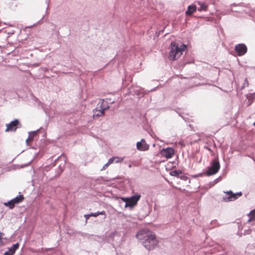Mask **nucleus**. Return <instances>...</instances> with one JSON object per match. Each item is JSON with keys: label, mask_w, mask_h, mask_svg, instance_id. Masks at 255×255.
<instances>
[{"label": "nucleus", "mask_w": 255, "mask_h": 255, "mask_svg": "<svg viewBox=\"0 0 255 255\" xmlns=\"http://www.w3.org/2000/svg\"><path fill=\"white\" fill-rule=\"evenodd\" d=\"M136 236L144 247L148 250L154 249L157 245L158 242L156 239L155 235L147 229L139 231Z\"/></svg>", "instance_id": "obj_1"}, {"label": "nucleus", "mask_w": 255, "mask_h": 255, "mask_svg": "<svg viewBox=\"0 0 255 255\" xmlns=\"http://www.w3.org/2000/svg\"><path fill=\"white\" fill-rule=\"evenodd\" d=\"M186 49V45L183 44L179 46L175 42H172L169 46V59L174 61L178 59Z\"/></svg>", "instance_id": "obj_2"}, {"label": "nucleus", "mask_w": 255, "mask_h": 255, "mask_svg": "<svg viewBox=\"0 0 255 255\" xmlns=\"http://www.w3.org/2000/svg\"><path fill=\"white\" fill-rule=\"evenodd\" d=\"M220 168V165L218 159H213L211 163V166L208 167L205 174L210 176L217 173Z\"/></svg>", "instance_id": "obj_3"}, {"label": "nucleus", "mask_w": 255, "mask_h": 255, "mask_svg": "<svg viewBox=\"0 0 255 255\" xmlns=\"http://www.w3.org/2000/svg\"><path fill=\"white\" fill-rule=\"evenodd\" d=\"M140 198V195L137 194L130 198H122V200L126 203L125 207H132L135 205Z\"/></svg>", "instance_id": "obj_4"}, {"label": "nucleus", "mask_w": 255, "mask_h": 255, "mask_svg": "<svg viewBox=\"0 0 255 255\" xmlns=\"http://www.w3.org/2000/svg\"><path fill=\"white\" fill-rule=\"evenodd\" d=\"M175 151L172 147H167L163 148L160 151V154L162 156L165 157L167 159L172 158L175 154Z\"/></svg>", "instance_id": "obj_5"}, {"label": "nucleus", "mask_w": 255, "mask_h": 255, "mask_svg": "<svg viewBox=\"0 0 255 255\" xmlns=\"http://www.w3.org/2000/svg\"><path fill=\"white\" fill-rule=\"evenodd\" d=\"M242 195L241 192L234 193L232 191H230L226 192V196L224 197V200L226 202L234 201L242 196Z\"/></svg>", "instance_id": "obj_6"}, {"label": "nucleus", "mask_w": 255, "mask_h": 255, "mask_svg": "<svg viewBox=\"0 0 255 255\" xmlns=\"http://www.w3.org/2000/svg\"><path fill=\"white\" fill-rule=\"evenodd\" d=\"M6 128L5 130L6 132L15 131L18 128L21 127V125L18 120L15 119L13 121L11 122L9 124H6Z\"/></svg>", "instance_id": "obj_7"}, {"label": "nucleus", "mask_w": 255, "mask_h": 255, "mask_svg": "<svg viewBox=\"0 0 255 255\" xmlns=\"http://www.w3.org/2000/svg\"><path fill=\"white\" fill-rule=\"evenodd\" d=\"M236 51L239 56H241L244 55L247 51V47L244 44H239L235 46Z\"/></svg>", "instance_id": "obj_8"}, {"label": "nucleus", "mask_w": 255, "mask_h": 255, "mask_svg": "<svg viewBox=\"0 0 255 255\" xmlns=\"http://www.w3.org/2000/svg\"><path fill=\"white\" fill-rule=\"evenodd\" d=\"M136 148L139 151H146L148 150L149 145L144 139H142L140 141L136 143Z\"/></svg>", "instance_id": "obj_9"}, {"label": "nucleus", "mask_w": 255, "mask_h": 255, "mask_svg": "<svg viewBox=\"0 0 255 255\" xmlns=\"http://www.w3.org/2000/svg\"><path fill=\"white\" fill-rule=\"evenodd\" d=\"M19 245L16 243L9 248L8 250L5 252V255H13L14 254L15 251L18 249Z\"/></svg>", "instance_id": "obj_10"}, {"label": "nucleus", "mask_w": 255, "mask_h": 255, "mask_svg": "<svg viewBox=\"0 0 255 255\" xmlns=\"http://www.w3.org/2000/svg\"><path fill=\"white\" fill-rule=\"evenodd\" d=\"M109 107L107 108H102L100 110L95 109L94 111V117H100L104 116L105 115V111L109 108Z\"/></svg>", "instance_id": "obj_11"}, {"label": "nucleus", "mask_w": 255, "mask_h": 255, "mask_svg": "<svg viewBox=\"0 0 255 255\" xmlns=\"http://www.w3.org/2000/svg\"><path fill=\"white\" fill-rule=\"evenodd\" d=\"M14 205L22 202L24 200V197L23 195H19L14 198L12 199Z\"/></svg>", "instance_id": "obj_12"}, {"label": "nucleus", "mask_w": 255, "mask_h": 255, "mask_svg": "<svg viewBox=\"0 0 255 255\" xmlns=\"http://www.w3.org/2000/svg\"><path fill=\"white\" fill-rule=\"evenodd\" d=\"M196 10V5H192L188 7V9L186 11V14L188 15H191L194 11Z\"/></svg>", "instance_id": "obj_13"}, {"label": "nucleus", "mask_w": 255, "mask_h": 255, "mask_svg": "<svg viewBox=\"0 0 255 255\" xmlns=\"http://www.w3.org/2000/svg\"><path fill=\"white\" fill-rule=\"evenodd\" d=\"M36 134V132L35 131L29 133L28 137L26 140V142L27 144H30L31 143Z\"/></svg>", "instance_id": "obj_14"}, {"label": "nucleus", "mask_w": 255, "mask_h": 255, "mask_svg": "<svg viewBox=\"0 0 255 255\" xmlns=\"http://www.w3.org/2000/svg\"><path fill=\"white\" fill-rule=\"evenodd\" d=\"M198 5L200 6L198 8L199 11H206L207 10V5L203 2H201L200 1L197 2Z\"/></svg>", "instance_id": "obj_15"}, {"label": "nucleus", "mask_w": 255, "mask_h": 255, "mask_svg": "<svg viewBox=\"0 0 255 255\" xmlns=\"http://www.w3.org/2000/svg\"><path fill=\"white\" fill-rule=\"evenodd\" d=\"M4 205L6 207H8L10 209H12L14 208L15 205L12 201L11 200L7 202H5L3 203Z\"/></svg>", "instance_id": "obj_16"}, {"label": "nucleus", "mask_w": 255, "mask_h": 255, "mask_svg": "<svg viewBox=\"0 0 255 255\" xmlns=\"http://www.w3.org/2000/svg\"><path fill=\"white\" fill-rule=\"evenodd\" d=\"M249 216L250 217V219L248 220L249 222L255 220V209L250 212Z\"/></svg>", "instance_id": "obj_17"}, {"label": "nucleus", "mask_w": 255, "mask_h": 255, "mask_svg": "<svg viewBox=\"0 0 255 255\" xmlns=\"http://www.w3.org/2000/svg\"><path fill=\"white\" fill-rule=\"evenodd\" d=\"M104 215L106 216V212L105 211H103L102 212H96V213H91L90 214V215L92 216V217H96L97 216H98L99 215Z\"/></svg>", "instance_id": "obj_18"}, {"label": "nucleus", "mask_w": 255, "mask_h": 255, "mask_svg": "<svg viewBox=\"0 0 255 255\" xmlns=\"http://www.w3.org/2000/svg\"><path fill=\"white\" fill-rule=\"evenodd\" d=\"M181 174V171L179 170H175L170 172V174L173 176H179Z\"/></svg>", "instance_id": "obj_19"}, {"label": "nucleus", "mask_w": 255, "mask_h": 255, "mask_svg": "<svg viewBox=\"0 0 255 255\" xmlns=\"http://www.w3.org/2000/svg\"><path fill=\"white\" fill-rule=\"evenodd\" d=\"M115 159H118V156H114V157H112L111 158H110L108 162V163L109 164V165L114 163Z\"/></svg>", "instance_id": "obj_20"}, {"label": "nucleus", "mask_w": 255, "mask_h": 255, "mask_svg": "<svg viewBox=\"0 0 255 255\" xmlns=\"http://www.w3.org/2000/svg\"><path fill=\"white\" fill-rule=\"evenodd\" d=\"M124 159V157H118V159H115L114 162L115 163H119L123 161Z\"/></svg>", "instance_id": "obj_21"}, {"label": "nucleus", "mask_w": 255, "mask_h": 255, "mask_svg": "<svg viewBox=\"0 0 255 255\" xmlns=\"http://www.w3.org/2000/svg\"><path fill=\"white\" fill-rule=\"evenodd\" d=\"M109 164L108 163V162H107L106 164H105L102 169H101V170H105L109 166Z\"/></svg>", "instance_id": "obj_22"}, {"label": "nucleus", "mask_w": 255, "mask_h": 255, "mask_svg": "<svg viewBox=\"0 0 255 255\" xmlns=\"http://www.w3.org/2000/svg\"><path fill=\"white\" fill-rule=\"evenodd\" d=\"M249 85V82H248V79L246 78L245 80L244 85H246V87H248Z\"/></svg>", "instance_id": "obj_23"}, {"label": "nucleus", "mask_w": 255, "mask_h": 255, "mask_svg": "<svg viewBox=\"0 0 255 255\" xmlns=\"http://www.w3.org/2000/svg\"><path fill=\"white\" fill-rule=\"evenodd\" d=\"M90 217H92V216H91L90 214L84 215V217L86 218V220H88Z\"/></svg>", "instance_id": "obj_24"}, {"label": "nucleus", "mask_w": 255, "mask_h": 255, "mask_svg": "<svg viewBox=\"0 0 255 255\" xmlns=\"http://www.w3.org/2000/svg\"><path fill=\"white\" fill-rule=\"evenodd\" d=\"M2 235H3V234L0 232V242H2V240L3 239V238L2 237Z\"/></svg>", "instance_id": "obj_25"}, {"label": "nucleus", "mask_w": 255, "mask_h": 255, "mask_svg": "<svg viewBox=\"0 0 255 255\" xmlns=\"http://www.w3.org/2000/svg\"><path fill=\"white\" fill-rule=\"evenodd\" d=\"M254 125L255 126V122L254 123Z\"/></svg>", "instance_id": "obj_26"}]
</instances>
